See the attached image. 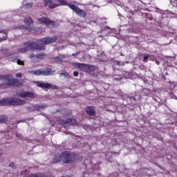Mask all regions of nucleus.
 Returning <instances> with one entry per match:
<instances>
[{"label": "nucleus", "mask_w": 177, "mask_h": 177, "mask_svg": "<svg viewBox=\"0 0 177 177\" xmlns=\"http://www.w3.org/2000/svg\"><path fill=\"white\" fill-rule=\"evenodd\" d=\"M26 104V100L16 97H7L0 100V106H22Z\"/></svg>", "instance_id": "f03ea898"}, {"label": "nucleus", "mask_w": 177, "mask_h": 177, "mask_svg": "<svg viewBox=\"0 0 177 177\" xmlns=\"http://www.w3.org/2000/svg\"><path fill=\"white\" fill-rule=\"evenodd\" d=\"M24 177H48L45 174H31L30 176H24Z\"/></svg>", "instance_id": "393cba45"}, {"label": "nucleus", "mask_w": 177, "mask_h": 177, "mask_svg": "<svg viewBox=\"0 0 177 177\" xmlns=\"http://www.w3.org/2000/svg\"><path fill=\"white\" fill-rule=\"evenodd\" d=\"M53 74H55V71H53L50 68H46V69H38L35 73V75H44L45 77L53 75Z\"/></svg>", "instance_id": "6e6552de"}, {"label": "nucleus", "mask_w": 177, "mask_h": 177, "mask_svg": "<svg viewBox=\"0 0 177 177\" xmlns=\"http://www.w3.org/2000/svg\"><path fill=\"white\" fill-rule=\"evenodd\" d=\"M148 59H149V55L144 56V58H143L144 62H146V60H148Z\"/></svg>", "instance_id": "c9c22d12"}, {"label": "nucleus", "mask_w": 177, "mask_h": 177, "mask_svg": "<svg viewBox=\"0 0 177 177\" xmlns=\"http://www.w3.org/2000/svg\"><path fill=\"white\" fill-rule=\"evenodd\" d=\"M59 2V6H67L68 2L66 0H58Z\"/></svg>", "instance_id": "a878e982"}, {"label": "nucleus", "mask_w": 177, "mask_h": 177, "mask_svg": "<svg viewBox=\"0 0 177 177\" xmlns=\"http://www.w3.org/2000/svg\"><path fill=\"white\" fill-rule=\"evenodd\" d=\"M86 113L88 115H91V116L95 115V107L88 106L86 109Z\"/></svg>", "instance_id": "aec40b11"}, {"label": "nucleus", "mask_w": 177, "mask_h": 177, "mask_svg": "<svg viewBox=\"0 0 177 177\" xmlns=\"http://www.w3.org/2000/svg\"><path fill=\"white\" fill-rule=\"evenodd\" d=\"M16 136L17 138H19V139L23 140V136H21V134L16 133Z\"/></svg>", "instance_id": "2f4dec72"}, {"label": "nucleus", "mask_w": 177, "mask_h": 177, "mask_svg": "<svg viewBox=\"0 0 177 177\" xmlns=\"http://www.w3.org/2000/svg\"><path fill=\"white\" fill-rule=\"evenodd\" d=\"M24 23L28 25V26H20L17 28H19V30H26L29 32H38L39 30H40V31L43 30L42 28L32 27L31 26H32L33 22L32 19L30 17L24 19Z\"/></svg>", "instance_id": "7ed1b4c3"}, {"label": "nucleus", "mask_w": 177, "mask_h": 177, "mask_svg": "<svg viewBox=\"0 0 177 177\" xmlns=\"http://www.w3.org/2000/svg\"><path fill=\"white\" fill-rule=\"evenodd\" d=\"M59 124H62V125H65L66 124H69L70 125H75V124H77V120L73 118L70 119H66V120H60Z\"/></svg>", "instance_id": "2eb2a0df"}, {"label": "nucleus", "mask_w": 177, "mask_h": 177, "mask_svg": "<svg viewBox=\"0 0 177 177\" xmlns=\"http://www.w3.org/2000/svg\"><path fill=\"white\" fill-rule=\"evenodd\" d=\"M66 56L64 55H59L58 57L53 58L54 63H62L64 61Z\"/></svg>", "instance_id": "a211bd4d"}, {"label": "nucleus", "mask_w": 177, "mask_h": 177, "mask_svg": "<svg viewBox=\"0 0 177 177\" xmlns=\"http://www.w3.org/2000/svg\"><path fill=\"white\" fill-rule=\"evenodd\" d=\"M36 84L39 88H41L42 89H56V85L52 84L50 83L38 81L36 82Z\"/></svg>", "instance_id": "9d476101"}, {"label": "nucleus", "mask_w": 177, "mask_h": 177, "mask_svg": "<svg viewBox=\"0 0 177 177\" xmlns=\"http://www.w3.org/2000/svg\"><path fill=\"white\" fill-rule=\"evenodd\" d=\"M62 160V155L59 153L55 154L54 158L53 159V164H57V162H60V160Z\"/></svg>", "instance_id": "6ab92c4d"}, {"label": "nucleus", "mask_w": 177, "mask_h": 177, "mask_svg": "<svg viewBox=\"0 0 177 177\" xmlns=\"http://www.w3.org/2000/svg\"><path fill=\"white\" fill-rule=\"evenodd\" d=\"M145 5H150L153 0H144Z\"/></svg>", "instance_id": "c756f323"}, {"label": "nucleus", "mask_w": 177, "mask_h": 177, "mask_svg": "<svg viewBox=\"0 0 177 177\" xmlns=\"http://www.w3.org/2000/svg\"><path fill=\"white\" fill-rule=\"evenodd\" d=\"M171 97H172V99H176V95H174L171 96Z\"/></svg>", "instance_id": "ea45409f"}, {"label": "nucleus", "mask_w": 177, "mask_h": 177, "mask_svg": "<svg viewBox=\"0 0 177 177\" xmlns=\"http://www.w3.org/2000/svg\"><path fill=\"white\" fill-rule=\"evenodd\" d=\"M28 74H31L32 75H35L36 71H28Z\"/></svg>", "instance_id": "7c9ffc66"}, {"label": "nucleus", "mask_w": 177, "mask_h": 177, "mask_svg": "<svg viewBox=\"0 0 177 177\" xmlns=\"http://www.w3.org/2000/svg\"><path fill=\"white\" fill-rule=\"evenodd\" d=\"M78 75H79L78 71H74V72H73V75H74V77H78Z\"/></svg>", "instance_id": "e433bc0d"}, {"label": "nucleus", "mask_w": 177, "mask_h": 177, "mask_svg": "<svg viewBox=\"0 0 177 177\" xmlns=\"http://www.w3.org/2000/svg\"><path fill=\"white\" fill-rule=\"evenodd\" d=\"M73 55V56H75V54H72Z\"/></svg>", "instance_id": "37998d69"}, {"label": "nucleus", "mask_w": 177, "mask_h": 177, "mask_svg": "<svg viewBox=\"0 0 177 177\" xmlns=\"http://www.w3.org/2000/svg\"><path fill=\"white\" fill-rule=\"evenodd\" d=\"M40 24H45V26H52L53 27H57L59 24H56L54 21H52L46 17H41L38 19Z\"/></svg>", "instance_id": "1a4fd4ad"}, {"label": "nucleus", "mask_w": 177, "mask_h": 177, "mask_svg": "<svg viewBox=\"0 0 177 177\" xmlns=\"http://www.w3.org/2000/svg\"><path fill=\"white\" fill-rule=\"evenodd\" d=\"M27 174V171L26 170H24L21 171V176H24Z\"/></svg>", "instance_id": "f704fd0d"}, {"label": "nucleus", "mask_w": 177, "mask_h": 177, "mask_svg": "<svg viewBox=\"0 0 177 177\" xmlns=\"http://www.w3.org/2000/svg\"><path fill=\"white\" fill-rule=\"evenodd\" d=\"M10 167L11 168H16V167L15 166V163H11V164H10Z\"/></svg>", "instance_id": "58836bf2"}, {"label": "nucleus", "mask_w": 177, "mask_h": 177, "mask_svg": "<svg viewBox=\"0 0 177 177\" xmlns=\"http://www.w3.org/2000/svg\"><path fill=\"white\" fill-rule=\"evenodd\" d=\"M167 13H168V11H164L162 12L161 21H164V19H166V21H168V16L167 15Z\"/></svg>", "instance_id": "bb28decb"}, {"label": "nucleus", "mask_w": 177, "mask_h": 177, "mask_svg": "<svg viewBox=\"0 0 177 177\" xmlns=\"http://www.w3.org/2000/svg\"><path fill=\"white\" fill-rule=\"evenodd\" d=\"M62 114H63V115H70V114H71V111L64 109L62 111Z\"/></svg>", "instance_id": "c85d7f7f"}, {"label": "nucleus", "mask_w": 177, "mask_h": 177, "mask_svg": "<svg viewBox=\"0 0 177 177\" xmlns=\"http://www.w3.org/2000/svg\"><path fill=\"white\" fill-rule=\"evenodd\" d=\"M20 85L19 81L16 79L10 78L6 80V83L0 84V89H6L8 88H17Z\"/></svg>", "instance_id": "423d86ee"}, {"label": "nucleus", "mask_w": 177, "mask_h": 177, "mask_svg": "<svg viewBox=\"0 0 177 177\" xmlns=\"http://www.w3.org/2000/svg\"><path fill=\"white\" fill-rule=\"evenodd\" d=\"M45 117H46V115H45Z\"/></svg>", "instance_id": "49530a36"}, {"label": "nucleus", "mask_w": 177, "mask_h": 177, "mask_svg": "<svg viewBox=\"0 0 177 177\" xmlns=\"http://www.w3.org/2000/svg\"><path fill=\"white\" fill-rule=\"evenodd\" d=\"M66 6H68V8H70V9L73 10V12H75V13H76V15H77L78 16H80L81 17H85V16H86V15L85 14V12H84V10H82L81 8L77 7L75 5L73 4L72 3H68Z\"/></svg>", "instance_id": "0eeeda50"}, {"label": "nucleus", "mask_w": 177, "mask_h": 177, "mask_svg": "<svg viewBox=\"0 0 177 177\" xmlns=\"http://www.w3.org/2000/svg\"><path fill=\"white\" fill-rule=\"evenodd\" d=\"M57 38L59 36H53V37H46L41 38L38 40L37 44H35V47L34 49H39L40 50H43L45 49V45H49V44H53L57 41Z\"/></svg>", "instance_id": "f257e3e1"}, {"label": "nucleus", "mask_w": 177, "mask_h": 177, "mask_svg": "<svg viewBox=\"0 0 177 177\" xmlns=\"http://www.w3.org/2000/svg\"><path fill=\"white\" fill-rule=\"evenodd\" d=\"M8 121V116L6 115H0V124H5Z\"/></svg>", "instance_id": "b1692460"}, {"label": "nucleus", "mask_w": 177, "mask_h": 177, "mask_svg": "<svg viewBox=\"0 0 177 177\" xmlns=\"http://www.w3.org/2000/svg\"><path fill=\"white\" fill-rule=\"evenodd\" d=\"M133 99L134 100H140V98L138 95H136L135 96H133Z\"/></svg>", "instance_id": "72a5a7b5"}, {"label": "nucleus", "mask_w": 177, "mask_h": 177, "mask_svg": "<svg viewBox=\"0 0 177 177\" xmlns=\"http://www.w3.org/2000/svg\"><path fill=\"white\" fill-rule=\"evenodd\" d=\"M15 76L17 77V78H21V77H23V75L21 73H17L15 74Z\"/></svg>", "instance_id": "473e14b6"}, {"label": "nucleus", "mask_w": 177, "mask_h": 177, "mask_svg": "<svg viewBox=\"0 0 177 177\" xmlns=\"http://www.w3.org/2000/svg\"><path fill=\"white\" fill-rule=\"evenodd\" d=\"M176 3H177V0H176Z\"/></svg>", "instance_id": "a18cd8bd"}, {"label": "nucleus", "mask_w": 177, "mask_h": 177, "mask_svg": "<svg viewBox=\"0 0 177 177\" xmlns=\"http://www.w3.org/2000/svg\"><path fill=\"white\" fill-rule=\"evenodd\" d=\"M169 88L171 89V91H172L173 89H176V91H177V82H169Z\"/></svg>", "instance_id": "5701e85b"}, {"label": "nucleus", "mask_w": 177, "mask_h": 177, "mask_svg": "<svg viewBox=\"0 0 177 177\" xmlns=\"http://www.w3.org/2000/svg\"><path fill=\"white\" fill-rule=\"evenodd\" d=\"M19 96L22 99H26V97H35V94L31 91H24L20 93Z\"/></svg>", "instance_id": "dca6fc26"}, {"label": "nucleus", "mask_w": 177, "mask_h": 177, "mask_svg": "<svg viewBox=\"0 0 177 177\" xmlns=\"http://www.w3.org/2000/svg\"><path fill=\"white\" fill-rule=\"evenodd\" d=\"M12 78V75H0V81H3L4 84L6 83L7 80H10Z\"/></svg>", "instance_id": "412c9836"}, {"label": "nucleus", "mask_w": 177, "mask_h": 177, "mask_svg": "<svg viewBox=\"0 0 177 177\" xmlns=\"http://www.w3.org/2000/svg\"><path fill=\"white\" fill-rule=\"evenodd\" d=\"M34 45H35V44L34 43H31L29 41L25 42L24 47H21L18 48V52H20L21 53L28 52V49H32Z\"/></svg>", "instance_id": "f8f14e48"}, {"label": "nucleus", "mask_w": 177, "mask_h": 177, "mask_svg": "<svg viewBox=\"0 0 177 177\" xmlns=\"http://www.w3.org/2000/svg\"><path fill=\"white\" fill-rule=\"evenodd\" d=\"M32 3H27L26 4H23V7L25 8V9H31L32 8Z\"/></svg>", "instance_id": "cd10ccee"}, {"label": "nucleus", "mask_w": 177, "mask_h": 177, "mask_svg": "<svg viewBox=\"0 0 177 177\" xmlns=\"http://www.w3.org/2000/svg\"><path fill=\"white\" fill-rule=\"evenodd\" d=\"M77 160L78 156L77 154L70 151L62 152V162L64 164H73V162H75Z\"/></svg>", "instance_id": "20e7f679"}, {"label": "nucleus", "mask_w": 177, "mask_h": 177, "mask_svg": "<svg viewBox=\"0 0 177 177\" xmlns=\"http://www.w3.org/2000/svg\"><path fill=\"white\" fill-rule=\"evenodd\" d=\"M6 38H8V33L5 32H0V42L6 41Z\"/></svg>", "instance_id": "4be33fe9"}, {"label": "nucleus", "mask_w": 177, "mask_h": 177, "mask_svg": "<svg viewBox=\"0 0 177 177\" xmlns=\"http://www.w3.org/2000/svg\"><path fill=\"white\" fill-rule=\"evenodd\" d=\"M124 10H127V9H128V7L124 6Z\"/></svg>", "instance_id": "a19ab883"}, {"label": "nucleus", "mask_w": 177, "mask_h": 177, "mask_svg": "<svg viewBox=\"0 0 177 177\" xmlns=\"http://www.w3.org/2000/svg\"><path fill=\"white\" fill-rule=\"evenodd\" d=\"M46 54L45 53H40L37 55L31 54L30 57L32 59V62L34 63L38 62V60H42V59H45Z\"/></svg>", "instance_id": "ddd939ff"}, {"label": "nucleus", "mask_w": 177, "mask_h": 177, "mask_svg": "<svg viewBox=\"0 0 177 177\" xmlns=\"http://www.w3.org/2000/svg\"><path fill=\"white\" fill-rule=\"evenodd\" d=\"M1 153H0V157H1Z\"/></svg>", "instance_id": "c03bdc74"}, {"label": "nucleus", "mask_w": 177, "mask_h": 177, "mask_svg": "<svg viewBox=\"0 0 177 177\" xmlns=\"http://www.w3.org/2000/svg\"><path fill=\"white\" fill-rule=\"evenodd\" d=\"M73 66L76 68H79L82 71H84V73H93V71L96 68V66H95L81 64L78 62L73 63Z\"/></svg>", "instance_id": "39448f33"}, {"label": "nucleus", "mask_w": 177, "mask_h": 177, "mask_svg": "<svg viewBox=\"0 0 177 177\" xmlns=\"http://www.w3.org/2000/svg\"><path fill=\"white\" fill-rule=\"evenodd\" d=\"M7 59L8 62H13L14 63H17V64H19L20 66L24 65V62L20 60L19 59H17L15 55H10L7 57Z\"/></svg>", "instance_id": "4468645a"}, {"label": "nucleus", "mask_w": 177, "mask_h": 177, "mask_svg": "<svg viewBox=\"0 0 177 177\" xmlns=\"http://www.w3.org/2000/svg\"><path fill=\"white\" fill-rule=\"evenodd\" d=\"M44 3L46 6H48L50 9H55V8L59 7V3L53 2L52 0H44Z\"/></svg>", "instance_id": "f3484780"}, {"label": "nucleus", "mask_w": 177, "mask_h": 177, "mask_svg": "<svg viewBox=\"0 0 177 177\" xmlns=\"http://www.w3.org/2000/svg\"><path fill=\"white\" fill-rule=\"evenodd\" d=\"M48 107L46 104H36V105H31L28 108L29 111H41V110H44Z\"/></svg>", "instance_id": "9b49d317"}, {"label": "nucleus", "mask_w": 177, "mask_h": 177, "mask_svg": "<svg viewBox=\"0 0 177 177\" xmlns=\"http://www.w3.org/2000/svg\"><path fill=\"white\" fill-rule=\"evenodd\" d=\"M20 122H21V121L19 120V122H17V124H19V123H20Z\"/></svg>", "instance_id": "79ce46f5"}, {"label": "nucleus", "mask_w": 177, "mask_h": 177, "mask_svg": "<svg viewBox=\"0 0 177 177\" xmlns=\"http://www.w3.org/2000/svg\"><path fill=\"white\" fill-rule=\"evenodd\" d=\"M59 75H64L65 77H68V73H59Z\"/></svg>", "instance_id": "4c0bfd02"}]
</instances>
